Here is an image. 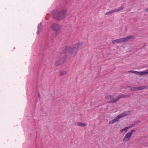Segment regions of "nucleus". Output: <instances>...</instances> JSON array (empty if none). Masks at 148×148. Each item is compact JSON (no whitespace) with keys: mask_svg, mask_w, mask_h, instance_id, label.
Returning a JSON list of instances; mask_svg holds the SVG:
<instances>
[{"mask_svg":"<svg viewBox=\"0 0 148 148\" xmlns=\"http://www.w3.org/2000/svg\"><path fill=\"white\" fill-rule=\"evenodd\" d=\"M139 122L138 121H136V122H135L134 123H133L130 126H128L127 127H126L125 128H124L122 130H121L120 131V133H122L124 131L125 132H127L128 131V129L130 128L131 127H132V126H134L136 124H137L138 123H139Z\"/></svg>","mask_w":148,"mask_h":148,"instance_id":"6e6552de","label":"nucleus"},{"mask_svg":"<svg viewBox=\"0 0 148 148\" xmlns=\"http://www.w3.org/2000/svg\"><path fill=\"white\" fill-rule=\"evenodd\" d=\"M129 95H118L116 98L114 99L113 96L111 95H109L106 97V98L107 99H110V101H108V102L109 103H114L117 101L120 98L122 97H128Z\"/></svg>","mask_w":148,"mask_h":148,"instance_id":"f03ea898","label":"nucleus"},{"mask_svg":"<svg viewBox=\"0 0 148 148\" xmlns=\"http://www.w3.org/2000/svg\"><path fill=\"white\" fill-rule=\"evenodd\" d=\"M123 9V8L122 7H121L120 8H117L116 9H114L113 10H112L111 11H110L106 13L105 14V15H109L111 14H112V13L119 11L120 10H121Z\"/></svg>","mask_w":148,"mask_h":148,"instance_id":"9d476101","label":"nucleus"},{"mask_svg":"<svg viewBox=\"0 0 148 148\" xmlns=\"http://www.w3.org/2000/svg\"><path fill=\"white\" fill-rule=\"evenodd\" d=\"M145 89V86H142L138 87H133L131 89V90H142Z\"/></svg>","mask_w":148,"mask_h":148,"instance_id":"9b49d317","label":"nucleus"},{"mask_svg":"<svg viewBox=\"0 0 148 148\" xmlns=\"http://www.w3.org/2000/svg\"><path fill=\"white\" fill-rule=\"evenodd\" d=\"M67 73L66 71H61L60 72V74L61 75H64Z\"/></svg>","mask_w":148,"mask_h":148,"instance_id":"2eb2a0df","label":"nucleus"},{"mask_svg":"<svg viewBox=\"0 0 148 148\" xmlns=\"http://www.w3.org/2000/svg\"><path fill=\"white\" fill-rule=\"evenodd\" d=\"M75 125L79 126H82L83 127H85L86 125V124H85L84 123H83L78 122H75Z\"/></svg>","mask_w":148,"mask_h":148,"instance_id":"ddd939ff","label":"nucleus"},{"mask_svg":"<svg viewBox=\"0 0 148 148\" xmlns=\"http://www.w3.org/2000/svg\"><path fill=\"white\" fill-rule=\"evenodd\" d=\"M135 132L134 130H132L130 132H127L123 139V142H127L129 141L133 132Z\"/></svg>","mask_w":148,"mask_h":148,"instance_id":"39448f33","label":"nucleus"},{"mask_svg":"<svg viewBox=\"0 0 148 148\" xmlns=\"http://www.w3.org/2000/svg\"><path fill=\"white\" fill-rule=\"evenodd\" d=\"M134 36H127L125 38H121L114 40L113 41L112 43L114 44L116 43L119 42H122L127 41L130 39L133 38Z\"/></svg>","mask_w":148,"mask_h":148,"instance_id":"20e7f679","label":"nucleus"},{"mask_svg":"<svg viewBox=\"0 0 148 148\" xmlns=\"http://www.w3.org/2000/svg\"><path fill=\"white\" fill-rule=\"evenodd\" d=\"M38 96H39V98H40V95H39V93H38Z\"/></svg>","mask_w":148,"mask_h":148,"instance_id":"a211bd4d","label":"nucleus"},{"mask_svg":"<svg viewBox=\"0 0 148 148\" xmlns=\"http://www.w3.org/2000/svg\"><path fill=\"white\" fill-rule=\"evenodd\" d=\"M79 43L73 45L72 48H71L69 46H66L64 49L63 51H62L61 53L62 54H67L68 53L72 54L75 53L77 51L79 48Z\"/></svg>","mask_w":148,"mask_h":148,"instance_id":"f257e3e1","label":"nucleus"},{"mask_svg":"<svg viewBox=\"0 0 148 148\" xmlns=\"http://www.w3.org/2000/svg\"><path fill=\"white\" fill-rule=\"evenodd\" d=\"M62 60V59H60V60H59V61H57L56 62V64L57 65H59L60 64L62 63L61 62Z\"/></svg>","mask_w":148,"mask_h":148,"instance_id":"4468645a","label":"nucleus"},{"mask_svg":"<svg viewBox=\"0 0 148 148\" xmlns=\"http://www.w3.org/2000/svg\"><path fill=\"white\" fill-rule=\"evenodd\" d=\"M131 112L130 111H129L127 112H125L122 114H121L116 117L112 120H118L120 118L123 117L125 116L128 115Z\"/></svg>","mask_w":148,"mask_h":148,"instance_id":"0eeeda50","label":"nucleus"},{"mask_svg":"<svg viewBox=\"0 0 148 148\" xmlns=\"http://www.w3.org/2000/svg\"><path fill=\"white\" fill-rule=\"evenodd\" d=\"M129 72L131 73H134L137 75H144L148 74V71L146 70L140 72L135 71H129Z\"/></svg>","mask_w":148,"mask_h":148,"instance_id":"1a4fd4ad","label":"nucleus"},{"mask_svg":"<svg viewBox=\"0 0 148 148\" xmlns=\"http://www.w3.org/2000/svg\"><path fill=\"white\" fill-rule=\"evenodd\" d=\"M42 29V26L41 23H40L38 26V31L37 34H39L41 31Z\"/></svg>","mask_w":148,"mask_h":148,"instance_id":"f8f14e48","label":"nucleus"},{"mask_svg":"<svg viewBox=\"0 0 148 148\" xmlns=\"http://www.w3.org/2000/svg\"><path fill=\"white\" fill-rule=\"evenodd\" d=\"M66 12V10L64 9L62 11L59 12L57 16L54 15V18L56 20H62L63 19L65 16V15Z\"/></svg>","mask_w":148,"mask_h":148,"instance_id":"7ed1b4c3","label":"nucleus"},{"mask_svg":"<svg viewBox=\"0 0 148 148\" xmlns=\"http://www.w3.org/2000/svg\"><path fill=\"white\" fill-rule=\"evenodd\" d=\"M145 10L146 12H148V8H147L145 9Z\"/></svg>","mask_w":148,"mask_h":148,"instance_id":"f3484780","label":"nucleus"},{"mask_svg":"<svg viewBox=\"0 0 148 148\" xmlns=\"http://www.w3.org/2000/svg\"><path fill=\"white\" fill-rule=\"evenodd\" d=\"M51 28L53 30L58 32L60 31L61 26L57 24H53L51 25Z\"/></svg>","mask_w":148,"mask_h":148,"instance_id":"423d86ee","label":"nucleus"},{"mask_svg":"<svg viewBox=\"0 0 148 148\" xmlns=\"http://www.w3.org/2000/svg\"><path fill=\"white\" fill-rule=\"evenodd\" d=\"M116 121H110L109 122V124H112L114 123Z\"/></svg>","mask_w":148,"mask_h":148,"instance_id":"dca6fc26","label":"nucleus"}]
</instances>
